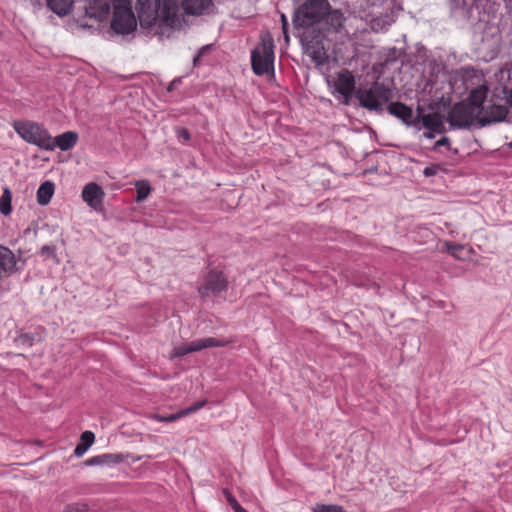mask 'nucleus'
<instances>
[{
  "label": "nucleus",
  "instance_id": "f257e3e1",
  "mask_svg": "<svg viewBox=\"0 0 512 512\" xmlns=\"http://www.w3.org/2000/svg\"><path fill=\"white\" fill-rule=\"evenodd\" d=\"M137 21L141 28H178L181 19L178 14L179 6L176 0H137Z\"/></svg>",
  "mask_w": 512,
  "mask_h": 512
},
{
  "label": "nucleus",
  "instance_id": "20e7f679",
  "mask_svg": "<svg viewBox=\"0 0 512 512\" xmlns=\"http://www.w3.org/2000/svg\"><path fill=\"white\" fill-rule=\"evenodd\" d=\"M329 8L327 0H308L295 11L294 24L301 28L313 26L324 18Z\"/></svg>",
  "mask_w": 512,
  "mask_h": 512
},
{
  "label": "nucleus",
  "instance_id": "c85d7f7f",
  "mask_svg": "<svg viewBox=\"0 0 512 512\" xmlns=\"http://www.w3.org/2000/svg\"><path fill=\"white\" fill-rule=\"evenodd\" d=\"M181 417H183V416L181 414V411H179V412L171 414L169 416H162V415L157 414V415L153 416V419L158 422L170 423V422H174V421L180 419Z\"/></svg>",
  "mask_w": 512,
  "mask_h": 512
},
{
  "label": "nucleus",
  "instance_id": "a19ab883",
  "mask_svg": "<svg viewBox=\"0 0 512 512\" xmlns=\"http://www.w3.org/2000/svg\"><path fill=\"white\" fill-rule=\"evenodd\" d=\"M449 138L448 137H442L440 140H438L435 144L436 147L438 146H446L449 145Z\"/></svg>",
  "mask_w": 512,
  "mask_h": 512
},
{
  "label": "nucleus",
  "instance_id": "7ed1b4c3",
  "mask_svg": "<svg viewBox=\"0 0 512 512\" xmlns=\"http://www.w3.org/2000/svg\"><path fill=\"white\" fill-rule=\"evenodd\" d=\"M355 96L363 108L381 112L383 105L392 98V91L383 83L374 82L369 88L356 90Z\"/></svg>",
  "mask_w": 512,
  "mask_h": 512
},
{
  "label": "nucleus",
  "instance_id": "a18cd8bd",
  "mask_svg": "<svg viewBox=\"0 0 512 512\" xmlns=\"http://www.w3.org/2000/svg\"><path fill=\"white\" fill-rule=\"evenodd\" d=\"M391 6H392V1H387V8H389V9H390V8H391Z\"/></svg>",
  "mask_w": 512,
  "mask_h": 512
},
{
  "label": "nucleus",
  "instance_id": "ea45409f",
  "mask_svg": "<svg viewBox=\"0 0 512 512\" xmlns=\"http://www.w3.org/2000/svg\"><path fill=\"white\" fill-rule=\"evenodd\" d=\"M436 171H437L436 167L430 166V167H426L423 170V173H424L425 176L429 177V176H432V175L436 174Z\"/></svg>",
  "mask_w": 512,
  "mask_h": 512
},
{
  "label": "nucleus",
  "instance_id": "39448f33",
  "mask_svg": "<svg viewBox=\"0 0 512 512\" xmlns=\"http://www.w3.org/2000/svg\"><path fill=\"white\" fill-rule=\"evenodd\" d=\"M137 17L135 16L129 0H116L114 2L111 28L117 34H130L137 28Z\"/></svg>",
  "mask_w": 512,
  "mask_h": 512
},
{
  "label": "nucleus",
  "instance_id": "9d476101",
  "mask_svg": "<svg viewBox=\"0 0 512 512\" xmlns=\"http://www.w3.org/2000/svg\"><path fill=\"white\" fill-rule=\"evenodd\" d=\"M227 287L225 275L221 271L211 270L205 276L204 283L198 288V292L202 297L216 296L226 291Z\"/></svg>",
  "mask_w": 512,
  "mask_h": 512
},
{
  "label": "nucleus",
  "instance_id": "4be33fe9",
  "mask_svg": "<svg viewBox=\"0 0 512 512\" xmlns=\"http://www.w3.org/2000/svg\"><path fill=\"white\" fill-rule=\"evenodd\" d=\"M47 6L57 15L65 16L70 12L73 0H46Z\"/></svg>",
  "mask_w": 512,
  "mask_h": 512
},
{
  "label": "nucleus",
  "instance_id": "ddd939ff",
  "mask_svg": "<svg viewBox=\"0 0 512 512\" xmlns=\"http://www.w3.org/2000/svg\"><path fill=\"white\" fill-rule=\"evenodd\" d=\"M387 109L391 115L401 119L408 126H416L418 124V118L413 116L412 109L401 102H392L388 105Z\"/></svg>",
  "mask_w": 512,
  "mask_h": 512
},
{
  "label": "nucleus",
  "instance_id": "f03ea898",
  "mask_svg": "<svg viewBox=\"0 0 512 512\" xmlns=\"http://www.w3.org/2000/svg\"><path fill=\"white\" fill-rule=\"evenodd\" d=\"M15 132L27 143L46 151H53L52 136L40 123L30 120L14 121Z\"/></svg>",
  "mask_w": 512,
  "mask_h": 512
},
{
  "label": "nucleus",
  "instance_id": "58836bf2",
  "mask_svg": "<svg viewBox=\"0 0 512 512\" xmlns=\"http://www.w3.org/2000/svg\"><path fill=\"white\" fill-rule=\"evenodd\" d=\"M180 84H181V79H180V78H176V79H174V80L169 84V86H168V88H167V91H168V92L173 91V90H174L178 85H180Z\"/></svg>",
  "mask_w": 512,
  "mask_h": 512
},
{
  "label": "nucleus",
  "instance_id": "6ab92c4d",
  "mask_svg": "<svg viewBox=\"0 0 512 512\" xmlns=\"http://www.w3.org/2000/svg\"><path fill=\"white\" fill-rule=\"evenodd\" d=\"M16 259L12 251L8 248L0 250V273L11 274L15 271Z\"/></svg>",
  "mask_w": 512,
  "mask_h": 512
},
{
  "label": "nucleus",
  "instance_id": "c9c22d12",
  "mask_svg": "<svg viewBox=\"0 0 512 512\" xmlns=\"http://www.w3.org/2000/svg\"><path fill=\"white\" fill-rule=\"evenodd\" d=\"M177 137L183 144L187 143L191 138L190 133L186 128H179L177 130Z\"/></svg>",
  "mask_w": 512,
  "mask_h": 512
},
{
  "label": "nucleus",
  "instance_id": "f8f14e48",
  "mask_svg": "<svg viewBox=\"0 0 512 512\" xmlns=\"http://www.w3.org/2000/svg\"><path fill=\"white\" fill-rule=\"evenodd\" d=\"M104 195L103 189L95 182L86 184L82 190L83 201L95 210L101 206Z\"/></svg>",
  "mask_w": 512,
  "mask_h": 512
},
{
  "label": "nucleus",
  "instance_id": "79ce46f5",
  "mask_svg": "<svg viewBox=\"0 0 512 512\" xmlns=\"http://www.w3.org/2000/svg\"><path fill=\"white\" fill-rule=\"evenodd\" d=\"M436 131L428 130L427 132L423 133V136L427 139H433L435 137Z\"/></svg>",
  "mask_w": 512,
  "mask_h": 512
},
{
  "label": "nucleus",
  "instance_id": "dca6fc26",
  "mask_svg": "<svg viewBox=\"0 0 512 512\" xmlns=\"http://www.w3.org/2000/svg\"><path fill=\"white\" fill-rule=\"evenodd\" d=\"M78 141V134L73 131L64 132L55 138L52 137L53 150L58 147L62 151L72 149Z\"/></svg>",
  "mask_w": 512,
  "mask_h": 512
},
{
  "label": "nucleus",
  "instance_id": "e433bc0d",
  "mask_svg": "<svg viewBox=\"0 0 512 512\" xmlns=\"http://www.w3.org/2000/svg\"><path fill=\"white\" fill-rule=\"evenodd\" d=\"M395 21L394 13L391 11L390 14H386L384 19L382 20L383 26L391 25Z\"/></svg>",
  "mask_w": 512,
  "mask_h": 512
},
{
  "label": "nucleus",
  "instance_id": "2f4dec72",
  "mask_svg": "<svg viewBox=\"0 0 512 512\" xmlns=\"http://www.w3.org/2000/svg\"><path fill=\"white\" fill-rule=\"evenodd\" d=\"M445 246H446V249L447 251L453 256V257H456V258H460L459 256V252L463 249V246L460 245V244H455V243H450V242H446L445 243Z\"/></svg>",
  "mask_w": 512,
  "mask_h": 512
},
{
  "label": "nucleus",
  "instance_id": "2eb2a0df",
  "mask_svg": "<svg viewBox=\"0 0 512 512\" xmlns=\"http://www.w3.org/2000/svg\"><path fill=\"white\" fill-rule=\"evenodd\" d=\"M129 457L128 454H122V453H105L101 455H97L94 457H91L85 461V464L87 466H95V465H102V466H112L115 464H119L123 461H125Z\"/></svg>",
  "mask_w": 512,
  "mask_h": 512
},
{
  "label": "nucleus",
  "instance_id": "a211bd4d",
  "mask_svg": "<svg viewBox=\"0 0 512 512\" xmlns=\"http://www.w3.org/2000/svg\"><path fill=\"white\" fill-rule=\"evenodd\" d=\"M488 87L485 84L479 85L475 89H473L467 101H465L468 104H473L478 106L481 109V114L484 112V102L486 100L487 94H488Z\"/></svg>",
  "mask_w": 512,
  "mask_h": 512
},
{
  "label": "nucleus",
  "instance_id": "4468645a",
  "mask_svg": "<svg viewBox=\"0 0 512 512\" xmlns=\"http://www.w3.org/2000/svg\"><path fill=\"white\" fill-rule=\"evenodd\" d=\"M86 16L97 21L105 20L110 13V6L103 0H90L85 7Z\"/></svg>",
  "mask_w": 512,
  "mask_h": 512
},
{
  "label": "nucleus",
  "instance_id": "412c9836",
  "mask_svg": "<svg viewBox=\"0 0 512 512\" xmlns=\"http://www.w3.org/2000/svg\"><path fill=\"white\" fill-rule=\"evenodd\" d=\"M54 193V184L50 181H46L40 185L37 190V202L40 205H47Z\"/></svg>",
  "mask_w": 512,
  "mask_h": 512
},
{
  "label": "nucleus",
  "instance_id": "b1692460",
  "mask_svg": "<svg viewBox=\"0 0 512 512\" xmlns=\"http://www.w3.org/2000/svg\"><path fill=\"white\" fill-rule=\"evenodd\" d=\"M12 212V192L9 187L3 189L0 197V213L4 216L10 215Z\"/></svg>",
  "mask_w": 512,
  "mask_h": 512
},
{
  "label": "nucleus",
  "instance_id": "9b49d317",
  "mask_svg": "<svg viewBox=\"0 0 512 512\" xmlns=\"http://www.w3.org/2000/svg\"><path fill=\"white\" fill-rule=\"evenodd\" d=\"M507 114L508 109L504 105L493 104L488 107L484 106V112L479 118V127H484L495 122H501L505 120Z\"/></svg>",
  "mask_w": 512,
  "mask_h": 512
},
{
  "label": "nucleus",
  "instance_id": "a878e982",
  "mask_svg": "<svg viewBox=\"0 0 512 512\" xmlns=\"http://www.w3.org/2000/svg\"><path fill=\"white\" fill-rule=\"evenodd\" d=\"M451 7L462 17L469 18V8L466 0H451Z\"/></svg>",
  "mask_w": 512,
  "mask_h": 512
},
{
  "label": "nucleus",
  "instance_id": "f3484780",
  "mask_svg": "<svg viewBox=\"0 0 512 512\" xmlns=\"http://www.w3.org/2000/svg\"><path fill=\"white\" fill-rule=\"evenodd\" d=\"M418 123L421 122L427 130L442 132L443 120L442 116L437 113L418 114Z\"/></svg>",
  "mask_w": 512,
  "mask_h": 512
},
{
  "label": "nucleus",
  "instance_id": "72a5a7b5",
  "mask_svg": "<svg viewBox=\"0 0 512 512\" xmlns=\"http://www.w3.org/2000/svg\"><path fill=\"white\" fill-rule=\"evenodd\" d=\"M223 494L227 502L230 504V506L235 512L241 505L238 503V501L235 499V497L231 494V492L228 489H224Z\"/></svg>",
  "mask_w": 512,
  "mask_h": 512
},
{
  "label": "nucleus",
  "instance_id": "5701e85b",
  "mask_svg": "<svg viewBox=\"0 0 512 512\" xmlns=\"http://www.w3.org/2000/svg\"><path fill=\"white\" fill-rule=\"evenodd\" d=\"M323 19L336 32L340 30L344 22V16L339 10L330 11L329 9Z\"/></svg>",
  "mask_w": 512,
  "mask_h": 512
},
{
  "label": "nucleus",
  "instance_id": "4c0bfd02",
  "mask_svg": "<svg viewBox=\"0 0 512 512\" xmlns=\"http://www.w3.org/2000/svg\"><path fill=\"white\" fill-rule=\"evenodd\" d=\"M87 447L82 445V444H79L76 446L75 450H74V454L78 457L82 456L86 451H87Z\"/></svg>",
  "mask_w": 512,
  "mask_h": 512
},
{
  "label": "nucleus",
  "instance_id": "473e14b6",
  "mask_svg": "<svg viewBox=\"0 0 512 512\" xmlns=\"http://www.w3.org/2000/svg\"><path fill=\"white\" fill-rule=\"evenodd\" d=\"M312 59L316 64L322 65L326 62V59H327L326 53L320 49L314 50Z\"/></svg>",
  "mask_w": 512,
  "mask_h": 512
},
{
  "label": "nucleus",
  "instance_id": "423d86ee",
  "mask_svg": "<svg viewBox=\"0 0 512 512\" xmlns=\"http://www.w3.org/2000/svg\"><path fill=\"white\" fill-rule=\"evenodd\" d=\"M252 70L262 76L274 72V44L271 37L262 38L260 46L251 52Z\"/></svg>",
  "mask_w": 512,
  "mask_h": 512
},
{
  "label": "nucleus",
  "instance_id": "c03bdc74",
  "mask_svg": "<svg viewBox=\"0 0 512 512\" xmlns=\"http://www.w3.org/2000/svg\"><path fill=\"white\" fill-rule=\"evenodd\" d=\"M235 512H248L246 509H244L242 506H240Z\"/></svg>",
  "mask_w": 512,
  "mask_h": 512
},
{
  "label": "nucleus",
  "instance_id": "6e6552de",
  "mask_svg": "<svg viewBox=\"0 0 512 512\" xmlns=\"http://www.w3.org/2000/svg\"><path fill=\"white\" fill-rule=\"evenodd\" d=\"M228 343V341L214 337L196 339L189 343H182L176 346L171 352V358L182 357L189 353L198 352L206 348L224 347Z\"/></svg>",
  "mask_w": 512,
  "mask_h": 512
},
{
  "label": "nucleus",
  "instance_id": "37998d69",
  "mask_svg": "<svg viewBox=\"0 0 512 512\" xmlns=\"http://www.w3.org/2000/svg\"><path fill=\"white\" fill-rule=\"evenodd\" d=\"M507 100H508L509 105H510V106H511V108H512V90L510 91V93H509V95H508Z\"/></svg>",
  "mask_w": 512,
  "mask_h": 512
},
{
  "label": "nucleus",
  "instance_id": "7c9ffc66",
  "mask_svg": "<svg viewBox=\"0 0 512 512\" xmlns=\"http://www.w3.org/2000/svg\"><path fill=\"white\" fill-rule=\"evenodd\" d=\"M205 404H206V401H198V402L194 403L193 405L189 406L188 408L181 410V414L183 417L187 416L189 414H192V413L198 411L199 409H201L202 407H204Z\"/></svg>",
  "mask_w": 512,
  "mask_h": 512
},
{
  "label": "nucleus",
  "instance_id": "c756f323",
  "mask_svg": "<svg viewBox=\"0 0 512 512\" xmlns=\"http://www.w3.org/2000/svg\"><path fill=\"white\" fill-rule=\"evenodd\" d=\"M80 439H81V442H82L81 444L86 446L87 448H89L94 443L95 435L91 431H84L81 434Z\"/></svg>",
  "mask_w": 512,
  "mask_h": 512
},
{
  "label": "nucleus",
  "instance_id": "f704fd0d",
  "mask_svg": "<svg viewBox=\"0 0 512 512\" xmlns=\"http://www.w3.org/2000/svg\"><path fill=\"white\" fill-rule=\"evenodd\" d=\"M55 252L56 248L53 245H44L40 250V254L45 258H55Z\"/></svg>",
  "mask_w": 512,
  "mask_h": 512
},
{
  "label": "nucleus",
  "instance_id": "0eeeda50",
  "mask_svg": "<svg viewBox=\"0 0 512 512\" xmlns=\"http://www.w3.org/2000/svg\"><path fill=\"white\" fill-rule=\"evenodd\" d=\"M481 109L465 101L456 103L447 115V122L452 128H467L471 125L479 126Z\"/></svg>",
  "mask_w": 512,
  "mask_h": 512
},
{
  "label": "nucleus",
  "instance_id": "bb28decb",
  "mask_svg": "<svg viewBox=\"0 0 512 512\" xmlns=\"http://www.w3.org/2000/svg\"><path fill=\"white\" fill-rule=\"evenodd\" d=\"M89 510V505L86 502H76L67 504L63 512H87Z\"/></svg>",
  "mask_w": 512,
  "mask_h": 512
},
{
  "label": "nucleus",
  "instance_id": "393cba45",
  "mask_svg": "<svg viewBox=\"0 0 512 512\" xmlns=\"http://www.w3.org/2000/svg\"><path fill=\"white\" fill-rule=\"evenodd\" d=\"M135 187L137 191V196L135 200L138 203L144 201L149 196L152 190V187L147 180L136 181Z\"/></svg>",
  "mask_w": 512,
  "mask_h": 512
},
{
  "label": "nucleus",
  "instance_id": "cd10ccee",
  "mask_svg": "<svg viewBox=\"0 0 512 512\" xmlns=\"http://www.w3.org/2000/svg\"><path fill=\"white\" fill-rule=\"evenodd\" d=\"M313 512H346V511L341 506H338V505L317 504L313 508Z\"/></svg>",
  "mask_w": 512,
  "mask_h": 512
},
{
  "label": "nucleus",
  "instance_id": "1a4fd4ad",
  "mask_svg": "<svg viewBox=\"0 0 512 512\" xmlns=\"http://www.w3.org/2000/svg\"><path fill=\"white\" fill-rule=\"evenodd\" d=\"M356 82L355 77L351 71L344 69L339 72L334 81V94H338V98L345 105L350 103V100L355 90Z\"/></svg>",
  "mask_w": 512,
  "mask_h": 512
},
{
  "label": "nucleus",
  "instance_id": "aec40b11",
  "mask_svg": "<svg viewBox=\"0 0 512 512\" xmlns=\"http://www.w3.org/2000/svg\"><path fill=\"white\" fill-rule=\"evenodd\" d=\"M209 4L210 0H182L183 10L190 15H201Z\"/></svg>",
  "mask_w": 512,
  "mask_h": 512
}]
</instances>
